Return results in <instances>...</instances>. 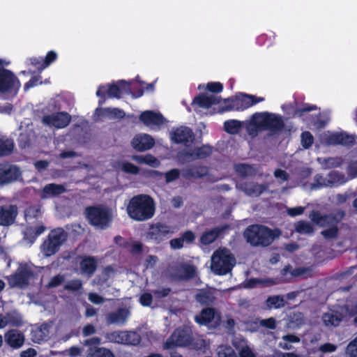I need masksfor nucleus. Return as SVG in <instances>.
Masks as SVG:
<instances>
[{
  "mask_svg": "<svg viewBox=\"0 0 357 357\" xmlns=\"http://www.w3.org/2000/svg\"><path fill=\"white\" fill-rule=\"evenodd\" d=\"M155 211L153 199L144 194L132 197L127 206L129 217L136 221H144L152 218Z\"/></svg>",
  "mask_w": 357,
  "mask_h": 357,
  "instance_id": "obj_1",
  "label": "nucleus"
},
{
  "mask_svg": "<svg viewBox=\"0 0 357 357\" xmlns=\"http://www.w3.org/2000/svg\"><path fill=\"white\" fill-rule=\"evenodd\" d=\"M281 231L278 229H272L262 225H249L244 231L246 241L252 246L267 247L278 238Z\"/></svg>",
  "mask_w": 357,
  "mask_h": 357,
  "instance_id": "obj_2",
  "label": "nucleus"
},
{
  "mask_svg": "<svg viewBox=\"0 0 357 357\" xmlns=\"http://www.w3.org/2000/svg\"><path fill=\"white\" fill-rule=\"evenodd\" d=\"M84 213L89 224L100 229L109 228L113 222L112 209L104 205L87 206Z\"/></svg>",
  "mask_w": 357,
  "mask_h": 357,
  "instance_id": "obj_3",
  "label": "nucleus"
},
{
  "mask_svg": "<svg viewBox=\"0 0 357 357\" xmlns=\"http://www.w3.org/2000/svg\"><path fill=\"white\" fill-rule=\"evenodd\" d=\"M251 124L258 130H269L273 133L279 132L284 128L282 117L268 112L254 114Z\"/></svg>",
  "mask_w": 357,
  "mask_h": 357,
  "instance_id": "obj_4",
  "label": "nucleus"
},
{
  "mask_svg": "<svg viewBox=\"0 0 357 357\" xmlns=\"http://www.w3.org/2000/svg\"><path fill=\"white\" fill-rule=\"evenodd\" d=\"M264 100V98L262 97L238 93L236 96L223 100L221 112L244 111Z\"/></svg>",
  "mask_w": 357,
  "mask_h": 357,
  "instance_id": "obj_5",
  "label": "nucleus"
},
{
  "mask_svg": "<svg viewBox=\"0 0 357 357\" xmlns=\"http://www.w3.org/2000/svg\"><path fill=\"white\" fill-rule=\"evenodd\" d=\"M131 93V86L129 82L121 79L116 83L100 85L96 91L99 98L98 105H102L107 98H121L123 94Z\"/></svg>",
  "mask_w": 357,
  "mask_h": 357,
  "instance_id": "obj_6",
  "label": "nucleus"
},
{
  "mask_svg": "<svg viewBox=\"0 0 357 357\" xmlns=\"http://www.w3.org/2000/svg\"><path fill=\"white\" fill-rule=\"evenodd\" d=\"M67 237L63 229L58 227L52 229L40 246L41 253L45 257L54 255L67 241Z\"/></svg>",
  "mask_w": 357,
  "mask_h": 357,
  "instance_id": "obj_7",
  "label": "nucleus"
},
{
  "mask_svg": "<svg viewBox=\"0 0 357 357\" xmlns=\"http://www.w3.org/2000/svg\"><path fill=\"white\" fill-rule=\"evenodd\" d=\"M234 264L235 258L226 249L216 250L211 257V268L216 275H227Z\"/></svg>",
  "mask_w": 357,
  "mask_h": 357,
  "instance_id": "obj_8",
  "label": "nucleus"
},
{
  "mask_svg": "<svg viewBox=\"0 0 357 357\" xmlns=\"http://www.w3.org/2000/svg\"><path fill=\"white\" fill-rule=\"evenodd\" d=\"M3 63L4 61L0 59V94L16 96L21 83L11 70L3 68Z\"/></svg>",
  "mask_w": 357,
  "mask_h": 357,
  "instance_id": "obj_9",
  "label": "nucleus"
},
{
  "mask_svg": "<svg viewBox=\"0 0 357 357\" xmlns=\"http://www.w3.org/2000/svg\"><path fill=\"white\" fill-rule=\"evenodd\" d=\"M192 331L188 326L177 328L163 344V349L169 350L176 347H188L190 345Z\"/></svg>",
  "mask_w": 357,
  "mask_h": 357,
  "instance_id": "obj_10",
  "label": "nucleus"
},
{
  "mask_svg": "<svg viewBox=\"0 0 357 357\" xmlns=\"http://www.w3.org/2000/svg\"><path fill=\"white\" fill-rule=\"evenodd\" d=\"M34 273L27 265L20 266L16 271L8 278L11 287H24L29 285Z\"/></svg>",
  "mask_w": 357,
  "mask_h": 357,
  "instance_id": "obj_11",
  "label": "nucleus"
},
{
  "mask_svg": "<svg viewBox=\"0 0 357 357\" xmlns=\"http://www.w3.org/2000/svg\"><path fill=\"white\" fill-rule=\"evenodd\" d=\"M172 233L171 227L169 225L158 222L149 225L148 231L145 234V238L149 241L159 244Z\"/></svg>",
  "mask_w": 357,
  "mask_h": 357,
  "instance_id": "obj_12",
  "label": "nucleus"
},
{
  "mask_svg": "<svg viewBox=\"0 0 357 357\" xmlns=\"http://www.w3.org/2000/svg\"><path fill=\"white\" fill-rule=\"evenodd\" d=\"M340 218H337L335 215L328 213L322 214L319 211L312 210L309 218L310 220L319 227H325L333 225H337L344 216V212H340Z\"/></svg>",
  "mask_w": 357,
  "mask_h": 357,
  "instance_id": "obj_13",
  "label": "nucleus"
},
{
  "mask_svg": "<svg viewBox=\"0 0 357 357\" xmlns=\"http://www.w3.org/2000/svg\"><path fill=\"white\" fill-rule=\"evenodd\" d=\"M100 338L93 337L84 340V345L89 346L86 357H115L113 352L107 348L99 347Z\"/></svg>",
  "mask_w": 357,
  "mask_h": 357,
  "instance_id": "obj_14",
  "label": "nucleus"
},
{
  "mask_svg": "<svg viewBox=\"0 0 357 357\" xmlns=\"http://www.w3.org/2000/svg\"><path fill=\"white\" fill-rule=\"evenodd\" d=\"M171 139L176 144H183L188 146L195 139V134L192 129L186 126H180L171 132Z\"/></svg>",
  "mask_w": 357,
  "mask_h": 357,
  "instance_id": "obj_15",
  "label": "nucleus"
},
{
  "mask_svg": "<svg viewBox=\"0 0 357 357\" xmlns=\"http://www.w3.org/2000/svg\"><path fill=\"white\" fill-rule=\"evenodd\" d=\"M21 176L20 168L13 165H0V185L16 181Z\"/></svg>",
  "mask_w": 357,
  "mask_h": 357,
  "instance_id": "obj_16",
  "label": "nucleus"
},
{
  "mask_svg": "<svg viewBox=\"0 0 357 357\" xmlns=\"http://www.w3.org/2000/svg\"><path fill=\"white\" fill-rule=\"evenodd\" d=\"M70 121L71 116L66 112L46 115L43 118V122L45 124L56 128H66L70 123Z\"/></svg>",
  "mask_w": 357,
  "mask_h": 357,
  "instance_id": "obj_17",
  "label": "nucleus"
},
{
  "mask_svg": "<svg viewBox=\"0 0 357 357\" xmlns=\"http://www.w3.org/2000/svg\"><path fill=\"white\" fill-rule=\"evenodd\" d=\"M18 215L16 205L4 204L0 206V226L8 227L13 225Z\"/></svg>",
  "mask_w": 357,
  "mask_h": 357,
  "instance_id": "obj_18",
  "label": "nucleus"
},
{
  "mask_svg": "<svg viewBox=\"0 0 357 357\" xmlns=\"http://www.w3.org/2000/svg\"><path fill=\"white\" fill-rule=\"evenodd\" d=\"M131 145L135 150L143 152L151 149L155 145V140L150 135L137 134L132 138Z\"/></svg>",
  "mask_w": 357,
  "mask_h": 357,
  "instance_id": "obj_19",
  "label": "nucleus"
},
{
  "mask_svg": "<svg viewBox=\"0 0 357 357\" xmlns=\"http://www.w3.org/2000/svg\"><path fill=\"white\" fill-rule=\"evenodd\" d=\"M139 121L146 126H160L165 122V119L160 112L153 110H146L141 113L139 116Z\"/></svg>",
  "mask_w": 357,
  "mask_h": 357,
  "instance_id": "obj_20",
  "label": "nucleus"
},
{
  "mask_svg": "<svg viewBox=\"0 0 357 357\" xmlns=\"http://www.w3.org/2000/svg\"><path fill=\"white\" fill-rule=\"evenodd\" d=\"M356 136L349 135L347 132H336L327 138V143L330 145H343L352 146L356 143Z\"/></svg>",
  "mask_w": 357,
  "mask_h": 357,
  "instance_id": "obj_21",
  "label": "nucleus"
},
{
  "mask_svg": "<svg viewBox=\"0 0 357 357\" xmlns=\"http://www.w3.org/2000/svg\"><path fill=\"white\" fill-rule=\"evenodd\" d=\"M66 191V187L62 184L48 183L45 185L39 193L41 199L56 197Z\"/></svg>",
  "mask_w": 357,
  "mask_h": 357,
  "instance_id": "obj_22",
  "label": "nucleus"
},
{
  "mask_svg": "<svg viewBox=\"0 0 357 357\" xmlns=\"http://www.w3.org/2000/svg\"><path fill=\"white\" fill-rule=\"evenodd\" d=\"M230 228L229 225L225 224L206 231L200 237V241L204 245H210L213 243L225 231Z\"/></svg>",
  "mask_w": 357,
  "mask_h": 357,
  "instance_id": "obj_23",
  "label": "nucleus"
},
{
  "mask_svg": "<svg viewBox=\"0 0 357 357\" xmlns=\"http://www.w3.org/2000/svg\"><path fill=\"white\" fill-rule=\"evenodd\" d=\"M4 337L6 344L13 349L20 348L25 340L24 334L17 329L8 330L5 333Z\"/></svg>",
  "mask_w": 357,
  "mask_h": 357,
  "instance_id": "obj_24",
  "label": "nucleus"
},
{
  "mask_svg": "<svg viewBox=\"0 0 357 357\" xmlns=\"http://www.w3.org/2000/svg\"><path fill=\"white\" fill-rule=\"evenodd\" d=\"M221 98L220 96L211 95L207 96L204 93H199L195 96L192 102V105H197L199 107L208 109L213 105L220 103Z\"/></svg>",
  "mask_w": 357,
  "mask_h": 357,
  "instance_id": "obj_25",
  "label": "nucleus"
},
{
  "mask_svg": "<svg viewBox=\"0 0 357 357\" xmlns=\"http://www.w3.org/2000/svg\"><path fill=\"white\" fill-rule=\"evenodd\" d=\"M195 298L202 306L212 305L216 300L215 293L211 289H198Z\"/></svg>",
  "mask_w": 357,
  "mask_h": 357,
  "instance_id": "obj_26",
  "label": "nucleus"
},
{
  "mask_svg": "<svg viewBox=\"0 0 357 357\" xmlns=\"http://www.w3.org/2000/svg\"><path fill=\"white\" fill-rule=\"evenodd\" d=\"M208 173V169L204 165H192L183 170L182 176L185 179L202 178Z\"/></svg>",
  "mask_w": 357,
  "mask_h": 357,
  "instance_id": "obj_27",
  "label": "nucleus"
},
{
  "mask_svg": "<svg viewBox=\"0 0 357 357\" xmlns=\"http://www.w3.org/2000/svg\"><path fill=\"white\" fill-rule=\"evenodd\" d=\"M129 310L125 307H119L115 312H109L106 316L109 324H123L129 316Z\"/></svg>",
  "mask_w": 357,
  "mask_h": 357,
  "instance_id": "obj_28",
  "label": "nucleus"
},
{
  "mask_svg": "<svg viewBox=\"0 0 357 357\" xmlns=\"http://www.w3.org/2000/svg\"><path fill=\"white\" fill-rule=\"evenodd\" d=\"M31 335L32 341L35 343L40 344L47 341L50 337V326L43 323L39 327L33 329Z\"/></svg>",
  "mask_w": 357,
  "mask_h": 357,
  "instance_id": "obj_29",
  "label": "nucleus"
},
{
  "mask_svg": "<svg viewBox=\"0 0 357 357\" xmlns=\"http://www.w3.org/2000/svg\"><path fill=\"white\" fill-rule=\"evenodd\" d=\"M217 310L213 307H204L195 317V321L200 326L208 325L215 317Z\"/></svg>",
  "mask_w": 357,
  "mask_h": 357,
  "instance_id": "obj_30",
  "label": "nucleus"
},
{
  "mask_svg": "<svg viewBox=\"0 0 357 357\" xmlns=\"http://www.w3.org/2000/svg\"><path fill=\"white\" fill-rule=\"evenodd\" d=\"M97 260L94 257L85 256L79 262V266L82 272L89 276L93 275L97 269Z\"/></svg>",
  "mask_w": 357,
  "mask_h": 357,
  "instance_id": "obj_31",
  "label": "nucleus"
},
{
  "mask_svg": "<svg viewBox=\"0 0 357 357\" xmlns=\"http://www.w3.org/2000/svg\"><path fill=\"white\" fill-rule=\"evenodd\" d=\"M342 313L333 310L330 312L324 313L323 315V321L326 326H337L343 320Z\"/></svg>",
  "mask_w": 357,
  "mask_h": 357,
  "instance_id": "obj_32",
  "label": "nucleus"
},
{
  "mask_svg": "<svg viewBox=\"0 0 357 357\" xmlns=\"http://www.w3.org/2000/svg\"><path fill=\"white\" fill-rule=\"evenodd\" d=\"M181 268L183 271V273L178 275L180 280H189L194 278L196 276L197 271L196 267L192 264H182Z\"/></svg>",
  "mask_w": 357,
  "mask_h": 357,
  "instance_id": "obj_33",
  "label": "nucleus"
},
{
  "mask_svg": "<svg viewBox=\"0 0 357 357\" xmlns=\"http://www.w3.org/2000/svg\"><path fill=\"white\" fill-rule=\"evenodd\" d=\"M327 182L331 186H338L346 182L345 176L338 171H331L328 174Z\"/></svg>",
  "mask_w": 357,
  "mask_h": 357,
  "instance_id": "obj_34",
  "label": "nucleus"
},
{
  "mask_svg": "<svg viewBox=\"0 0 357 357\" xmlns=\"http://www.w3.org/2000/svg\"><path fill=\"white\" fill-rule=\"evenodd\" d=\"M267 187L264 184H258L252 183L245 185V191L247 195L250 196H260L266 190Z\"/></svg>",
  "mask_w": 357,
  "mask_h": 357,
  "instance_id": "obj_35",
  "label": "nucleus"
},
{
  "mask_svg": "<svg viewBox=\"0 0 357 357\" xmlns=\"http://www.w3.org/2000/svg\"><path fill=\"white\" fill-rule=\"evenodd\" d=\"M6 317L7 325L14 327H20L24 324L22 315L16 311L6 313Z\"/></svg>",
  "mask_w": 357,
  "mask_h": 357,
  "instance_id": "obj_36",
  "label": "nucleus"
},
{
  "mask_svg": "<svg viewBox=\"0 0 357 357\" xmlns=\"http://www.w3.org/2000/svg\"><path fill=\"white\" fill-rule=\"evenodd\" d=\"M295 231L301 234H312L314 231L312 225L305 220H300L295 224Z\"/></svg>",
  "mask_w": 357,
  "mask_h": 357,
  "instance_id": "obj_37",
  "label": "nucleus"
},
{
  "mask_svg": "<svg viewBox=\"0 0 357 357\" xmlns=\"http://www.w3.org/2000/svg\"><path fill=\"white\" fill-rule=\"evenodd\" d=\"M14 142L8 138H0V156L9 155L14 149Z\"/></svg>",
  "mask_w": 357,
  "mask_h": 357,
  "instance_id": "obj_38",
  "label": "nucleus"
},
{
  "mask_svg": "<svg viewBox=\"0 0 357 357\" xmlns=\"http://www.w3.org/2000/svg\"><path fill=\"white\" fill-rule=\"evenodd\" d=\"M266 303L269 308L273 307L279 309L285 305L286 301L283 296L277 295L268 296L266 301Z\"/></svg>",
  "mask_w": 357,
  "mask_h": 357,
  "instance_id": "obj_39",
  "label": "nucleus"
},
{
  "mask_svg": "<svg viewBox=\"0 0 357 357\" xmlns=\"http://www.w3.org/2000/svg\"><path fill=\"white\" fill-rule=\"evenodd\" d=\"M176 158L178 162L181 164H185L189 162L195 161V154L193 150H181L177 153Z\"/></svg>",
  "mask_w": 357,
  "mask_h": 357,
  "instance_id": "obj_40",
  "label": "nucleus"
},
{
  "mask_svg": "<svg viewBox=\"0 0 357 357\" xmlns=\"http://www.w3.org/2000/svg\"><path fill=\"white\" fill-rule=\"evenodd\" d=\"M141 342L140 335L135 331H123V344L137 345Z\"/></svg>",
  "mask_w": 357,
  "mask_h": 357,
  "instance_id": "obj_41",
  "label": "nucleus"
},
{
  "mask_svg": "<svg viewBox=\"0 0 357 357\" xmlns=\"http://www.w3.org/2000/svg\"><path fill=\"white\" fill-rule=\"evenodd\" d=\"M241 126V122L235 119L228 120L224 123L225 130L231 135L238 133Z\"/></svg>",
  "mask_w": 357,
  "mask_h": 357,
  "instance_id": "obj_42",
  "label": "nucleus"
},
{
  "mask_svg": "<svg viewBox=\"0 0 357 357\" xmlns=\"http://www.w3.org/2000/svg\"><path fill=\"white\" fill-rule=\"evenodd\" d=\"M195 158L197 159H205L209 157L212 153V147L208 145H202V146L194 149Z\"/></svg>",
  "mask_w": 357,
  "mask_h": 357,
  "instance_id": "obj_43",
  "label": "nucleus"
},
{
  "mask_svg": "<svg viewBox=\"0 0 357 357\" xmlns=\"http://www.w3.org/2000/svg\"><path fill=\"white\" fill-rule=\"evenodd\" d=\"M306 271L305 268L300 267L293 268L291 265H287L281 271V274L283 276L290 274L291 277H299L305 274Z\"/></svg>",
  "mask_w": 357,
  "mask_h": 357,
  "instance_id": "obj_44",
  "label": "nucleus"
},
{
  "mask_svg": "<svg viewBox=\"0 0 357 357\" xmlns=\"http://www.w3.org/2000/svg\"><path fill=\"white\" fill-rule=\"evenodd\" d=\"M317 109L315 105H310L308 103H303L301 107L294 109L293 112V117H302L307 112H310Z\"/></svg>",
  "mask_w": 357,
  "mask_h": 357,
  "instance_id": "obj_45",
  "label": "nucleus"
},
{
  "mask_svg": "<svg viewBox=\"0 0 357 357\" xmlns=\"http://www.w3.org/2000/svg\"><path fill=\"white\" fill-rule=\"evenodd\" d=\"M252 324L256 325L257 326H258L259 324L260 326L271 330H274L277 327L276 320L274 317H270L265 319H257L256 321H253Z\"/></svg>",
  "mask_w": 357,
  "mask_h": 357,
  "instance_id": "obj_46",
  "label": "nucleus"
},
{
  "mask_svg": "<svg viewBox=\"0 0 357 357\" xmlns=\"http://www.w3.org/2000/svg\"><path fill=\"white\" fill-rule=\"evenodd\" d=\"M301 144L304 149H309L314 142V137L309 131H304L301 133Z\"/></svg>",
  "mask_w": 357,
  "mask_h": 357,
  "instance_id": "obj_47",
  "label": "nucleus"
},
{
  "mask_svg": "<svg viewBox=\"0 0 357 357\" xmlns=\"http://www.w3.org/2000/svg\"><path fill=\"white\" fill-rule=\"evenodd\" d=\"M218 357H238L236 353L230 346H220L218 351Z\"/></svg>",
  "mask_w": 357,
  "mask_h": 357,
  "instance_id": "obj_48",
  "label": "nucleus"
},
{
  "mask_svg": "<svg viewBox=\"0 0 357 357\" xmlns=\"http://www.w3.org/2000/svg\"><path fill=\"white\" fill-rule=\"evenodd\" d=\"M332 227L321 231V234L326 239H333L336 238L338 236V228L336 225H331Z\"/></svg>",
  "mask_w": 357,
  "mask_h": 357,
  "instance_id": "obj_49",
  "label": "nucleus"
},
{
  "mask_svg": "<svg viewBox=\"0 0 357 357\" xmlns=\"http://www.w3.org/2000/svg\"><path fill=\"white\" fill-rule=\"evenodd\" d=\"M206 342L204 340L201 338L195 339L192 336L191 344L188 346V347L196 351H203L206 349Z\"/></svg>",
  "mask_w": 357,
  "mask_h": 357,
  "instance_id": "obj_50",
  "label": "nucleus"
},
{
  "mask_svg": "<svg viewBox=\"0 0 357 357\" xmlns=\"http://www.w3.org/2000/svg\"><path fill=\"white\" fill-rule=\"evenodd\" d=\"M82 287V282L79 279L72 280L64 285V289L72 291H77Z\"/></svg>",
  "mask_w": 357,
  "mask_h": 357,
  "instance_id": "obj_51",
  "label": "nucleus"
},
{
  "mask_svg": "<svg viewBox=\"0 0 357 357\" xmlns=\"http://www.w3.org/2000/svg\"><path fill=\"white\" fill-rule=\"evenodd\" d=\"M105 112L108 116H110L113 118L121 119H123L126 116V114L123 109L116 107H107L105 109Z\"/></svg>",
  "mask_w": 357,
  "mask_h": 357,
  "instance_id": "obj_52",
  "label": "nucleus"
},
{
  "mask_svg": "<svg viewBox=\"0 0 357 357\" xmlns=\"http://www.w3.org/2000/svg\"><path fill=\"white\" fill-rule=\"evenodd\" d=\"M110 342L123 344V331H114L107 335Z\"/></svg>",
  "mask_w": 357,
  "mask_h": 357,
  "instance_id": "obj_53",
  "label": "nucleus"
},
{
  "mask_svg": "<svg viewBox=\"0 0 357 357\" xmlns=\"http://www.w3.org/2000/svg\"><path fill=\"white\" fill-rule=\"evenodd\" d=\"M346 353L348 357H357V337L348 344Z\"/></svg>",
  "mask_w": 357,
  "mask_h": 357,
  "instance_id": "obj_54",
  "label": "nucleus"
},
{
  "mask_svg": "<svg viewBox=\"0 0 357 357\" xmlns=\"http://www.w3.org/2000/svg\"><path fill=\"white\" fill-rule=\"evenodd\" d=\"M180 176V170L172 169L165 174V178L167 183H171L177 180Z\"/></svg>",
  "mask_w": 357,
  "mask_h": 357,
  "instance_id": "obj_55",
  "label": "nucleus"
},
{
  "mask_svg": "<svg viewBox=\"0 0 357 357\" xmlns=\"http://www.w3.org/2000/svg\"><path fill=\"white\" fill-rule=\"evenodd\" d=\"M29 63L31 66L35 67L39 72L43 70L46 67L42 57H32L29 59Z\"/></svg>",
  "mask_w": 357,
  "mask_h": 357,
  "instance_id": "obj_56",
  "label": "nucleus"
},
{
  "mask_svg": "<svg viewBox=\"0 0 357 357\" xmlns=\"http://www.w3.org/2000/svg\"><path fill=\"white\" fill-rule=\"evenodd\" d=\"M206 89L211 93H220L223 90V85L219 82H211L206 84Z\"/></svg>",
  "mask_w": 357,
  "mask_h": 357,
  "instance_id": "obj_57",
  "label": "nucleus"
},
{
  "mask_svg": "<svg viewBox=\"0 0 357 357\" xmlns=\"http://www.w3.org/2000/svg\"><path fill=\"white\" fill-rule=\"evenodd\" d=\"M122 169L125 172L132 174H137L139 172V168L137 165L129 162L123 164Z\"/></svg>",
  "mask_w": 357,
  "mask_h": 357,
  "instance_id": "obj_58",
  "label": "nucleus"
},
{
  "mask_svg": "<svg viewBox=\"0 0 357 357\" xmlns=\"http://www.w3.org/2000/svg\"><path fill=\"white\" fill-rule=\"evenodd\" d=\"M64 280L65 278L63 275L58 274L50 279L47 284V287L50 288L59 287L64 282Z\"/></svg>",
  "mask_w": 357,
  "mask_h": 357,
  "instance_id": "obj_59",
  "label": "nucleus"
},
{
  "mask_svg": "<svg viewBox=\"0 0 357 357\" xmlns=\"http://www.w3.org/2000/svg\"><path fill=\"white\" fill-rule=\"evenodd\" d=\"M252 170V167L246 164L238 165L236 167V171L238 174L243 177L248 176Z\"/></svg>",
  "mask_w": 357,
  "mask_h": 357,
  "instance_id": "obj_60",
  "label": "nucleus"
},
{
  "mask_svg": "<svg viewBox=\"0 0 357 357\" xmlns=\"http://www.w3.org/2000/svg\"><path fill=\"white\" fill-rule=\"evenodd\" d=\"M342 162H343V160L340 157L328 158L326 160V166L328 168L338 167L342 165Z\"/></svg>",
  "mask_w": 357,
  "mask_h": 357,
  "instance_id": "obj_61",
  "label": "nucleus"
},
{
  "mask_svg": "<svg viewBox=\"0 0 357 357\" xmlns=\"http://www.w3.org/2000/svg\"><path fill=\"white\" fill-rule=\"evenodd\" d=\"M56 59H57L56 52L53 50L49 51L47 53L45 59H43L45 66L47 68L51 63H52L54 61H55L56 60Z\"/></svg>",
  "mask_w": 357,
  "mask_h": 357,
  "instance_id": "obj_62",
  "label": "nucleus"
},
{
  "mask_svg": "<svg viewBox=\"0 0 357 357\" xmlns=\"http://www.w3.org/2000/svg\"><path fill=\"white\" fill-rule=\"evenodd\" d=\"M153 302V296L150 293H144L139 297V303L142 305L149 307Z\"/></svg>",
  "mask_w": 357,
  "mask_h": 357,
  "instance_id": "obj_63",
  "label": "nucleus"
},
{
  "mask_svg": "<svg viewBox=\"0 0 357 357\" xmlns=\"http://www.w3.org/2000/svg\"><path fill=\"white\" fill-rule=\"evenodd\" d=\"M337 347V345L332 343H324L319 347V351L322 353H332L336 351Z\"/></svg>",
  "mask_w": 357,
  "mask_h": 357,
  "instance_id": "obj_64",
  "label": "nucleus"
}]
</instances>
